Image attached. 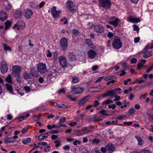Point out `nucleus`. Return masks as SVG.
<instances>
[{"label":"nucleus","instance_id":"1","mask_svg":"<svg viewBox=\"0 0 153 153\" xmlns=\"http://www.w3.org/2000/svg\"><path fill=\"white\" fill-rule=\"evenodd\" d=\"M59 75V72L56 68V69H52L47 76V80L48 82L52 83Z\"/></svg>","mask_w":153,"mask_h":153},{"label":"nucleus","instance_id":"2","mask_svg":"<svg viewBox=\"0 0 153 153\" xmlns=\"http://www.w3.org/2000/svg\"><path fill=\"white\" fill-rule=\"evenodd\" d=\"M113 47L116 49H119L122 46V43L120 39L118 36L115 37L112 43Z\"/></svg>","mask_w":153,"mask_h":153},{"label":"nucleus","instance_id":"3","mask_svg":"<svg viewBox=\"0 0 153 153\" xmlns=\"http://www.w3.org/2000/svg\"><path fill=\"white\" fill-rule=\"evenodd\" d=\"M99 6L106 9H109L111 7V3L110 0H100Z\"/></svg>","mask_w":153,"mask_h":153},{"label":"nucleus","instance_id":"4","mask_svg":"<svg viewBox=\"0 0 153 153\" xmlns=\"http://www.w3.org/2000/svg\"><path fill=\"white\" fill-rule=\"evenodd\" d=\"M67 8L71 12H73L76 10V6L71 1H68L66 3Z\"/></svg>","mask_w":153,"mask_h":153},{"label":"nucleus","instance_id":"5","mask_svg":"<svg viewBox=\"0 0 153 153\" xmlns=\"http://www.w3.org/2000/svg\"><path fill=\"white\" fill-rule=\"evenodd\" d=\"M51 13L54 18H59L61 14V11L60 10L57 11L56 10V7L53 6L51 9Z\"/></svg>","mask_w":153,"mask_h":153},{"label":"nucleus","instance_id":"6","mask_svg":"<svg viewBox=\"0 0 153 153\" xmlns=\"http://www.w3.org/2000/svg\"><path fill=\"white\" fill-rule=\"evenodd\" d=\"M71 88L72 90L71 92L74 94H81L85 90V89L83 88H76L75 86H72Z\"/></svg>","mask_w":153,"mask_h":153},{"label":"nucleus","instance_id":"7","mask_svg":"<svg viewBox=\"0 0 153 153\" xmlns=\"http://www.w3.org/2000/svg\"><path fill=\"white\" fill-rule=\"evenodd\" d=\"M37 70L39 72L42 74H44L47 72L45 65L43 64L42 63H39L37 65Z\"/></svg>","mask_w":153,"mask_h":153},{"label":"nucleus","instance_id":"8","mask_svg":"<svg viewBox=\"0 0 153 153\" xmlns=\"http://www.w3.org/2000/svg\"><path fill=\"white\" fill-rule=\"evenodd\" d=\"M60 44L62 49L66 51L68 48V41L66 38L64 37L60 40Z\"/></svg>","mask_w":153,"mask_h":153},{"label":"nucleus","instance_id":"9","mask_svg":"<svg viewBox=\"0 0 153 153\" xmlns=\"http://www.w3.org/2000/svg\"><path fill=\"white\" fill-rule=\"evenodd\" d=\"M25 27V23L22 20H19L17 24L14 25L13 27V28L15 29L17 27V30H21L24 29Z\"/></svg>","mask_w":153,"mask_h":153},{"label":"nucleus","instance_id":"10","mask_svg":"<svg viewBox=\"0 0 153 153\" xmlns=\"http://www.w3.org/2000/svg\"><path fill=\"white\" fill-rule=\"evenodd\" d=\"M119 19L115 16L110 18L109 20L108 23L113 25L115 27H117L118 24Z\"/></svg>","mask_w":153,"mask_h":153},{"label":"nucleus","instance_id":"11","mask_svg":"<svg viewBox=\"0 0 153 153\" xmlns=\"http://www.w3.org/2000/svg\"><path fill=\"white\" fill-rule=\"evenodd\" d=\"M21 68L20 66L14 65L12 67V73L15 76H18L19 74Z\"/></svg>","mask_w":153,"mask_h":153},{"label":"nucleus","instance_id":"12","mask_svg":"<svg viewBox=\"0 0 153 153\" xmlns=\"http://www.w3.org/2000/svg\"><path fill=\"white\" fill-rule=\"evenodd\" d=\"M1 66L0 67V69L2 73L4 74L6 73L8 70V66L7 65V62L3 61L1 63Z\"/></svg>","mask_w":153,"mask_h":153},{"label":"nucleus","instance_id":"13","mask_svg":"<svg viewBox=\"0 0 153 153\" xmlns=\"http://www.w3.org/2000/svg\"><path fill=\"white\" fill-rule=\"evenodd\" d=\"M60 64L62 68L66 67L67 65V62L66 58L63 56L59 57Z\"/></svg>","mask_w":153,"mask_h":153},{"label":"nucleus","instance_id":"14","mask_svg":"<svg viewBox=\"0 0 153 153\" xmlns=\"http://www.w3.org/2000/svg\"><path fill=\"white\" fill-rule=\"evenodd\" d=\"M87 53L88 58L91 59H94L97 56L96 52L93 50L88 51Z\"/></svg>","mask_w":153,"mask_h":153},{"label":"nucleus","instance_id":"15","mask_svg":"<svg viewBox=\"0 0 153 153\" xmlns=\"http://www.w3.org/2000/svg\"><path fill=\"white\" fill-rule=\"evenodd\" d=\"M25 16L27 19L31 18L33 14V12L29 9H27L24 11Z\"/></svg>","mask_w":153,"mask_h":153},{"label":"nucleus","instance_id":"16","mask_svg":"<svg viewBox=\"0 0 153 153\" xmlns=\"http://www.w3.org/2000/svg\"><path fill=\"white\" fill-rule=\"evenodd\" d=\"M68 57L69 61L71 62H72L76 60L75 54L74 53L68 52Z\"/></svg>","mask_w":153,"mask_h":153},{"label":"nucleus","instance_id":"17","mask_svg":"<svg viewBox=\"0 0 153 153\" xmlns=\"http://www.w3.org/2000/svg\"><path fill=\"white\" fill-rule=\"evenodd\" d=\"M94 30L98 33H101L103 32L104 28L102 25L98 24L95 26Z\"/></svg>","mask_w":153,"mask_h":153},{"label":"nucleus","instance_id":"18","mask_svg":"<svg viewBox=\"0 0 153 153\" xmlns=\"http://www.w3.org/2000/svg\"><path fill=\"white\" fill-rule=\"evenodd\" d=\"M7 18V12L4 10H1L0 12V20L2 22L5 21Z\"/></svg>","mask_w":153,"mask_h":153},{"label":"nucleus","instance_id":"19","mask_svg":"<svg viewBox=\"0 0 153 153\" xmlns=\"http://www.w3.org/2000/svg\"><path fill=\"white\" fill-rule=\"evenodd\" d=\"M107 150L109 153H112L115 149V146L112 144H107L106 146Z\"/></svg>","mask_w":153,"mask_h":153},{"label":"nucleus","instance_id":"20","mask_svg":"<svg viewBox=\"0 0 153 153\" xmlns=\"http://www.w3.org/2000/svg\"><path fill=\"white\" fill-rule=\"evenodd\" d=\"M101 85H99L96 87H93L90 88L89 91L91 92H99L100 91Z\"/></svg>","mask_w":153,"mask_h":153},{"label":"nucleus","instance_id":"21","mask_svg":"<svg viewBox=\"0 0 153 153\" xmlns=\"http://www.w3.org/2000/svg\"><path fill=\"white\" fill-rule=\"evenodd\" d=\"M12 84H6L5 85L6 88L9 92L12 94H13L14 91L12 86Z\"/></svg>","mask_w":153,"mask_h":153},{"label":"nucleus","instance_id":"22","mask_svg":"<svg viewBox=\"0 0 153 153\" xmlns=\"http://www.w3.org/2000/svg\"><path fill=\"white\" fill-rule=\"evenodd\" d=\"M88 100V96L82 98L79 101L78 105L79 106L83 105Z\"/></svg>","mask_w":153,"mask_h":153},{"label":"nucleus","instance_id":"23","mask_svg":"<svg viewBox=\"0 0 153 153\" xmlns=\"http://www.w3.org/2000/svg\"><path fill=\"white\" fill-rule=\"evenodd\" d=\"M14 16L15 19H20L22 16V13L20 10H17L16 11Z\"/></svg>","mask_w":153,"mask_h":153},{"label":"nucleus","instance_id":"24","mask_svg":"<svg viewBox=\"0 0 153 153\" xmlns=\"http://www.w3.org/2000/svg\"><path fill=\"white\" fill-rule=\"evenodd\" d=\"M131 22L137 23L140 22L139 18H134L132 17H129L128 20Z\"/></svg>","mask_w":153,"mask_h":153},{"label":"nucleus","instance_id":"25","mask_svg":"<svg viewBox=\"0 0 153 153\" xmlns=\"http://www.w3.org/2000/svg\"><path fill=\"white\" fill-rule=\"evenodd\" d=\"M142 55L144 58H147L152 56V52L150 51L148 53L147 51L143 52Z\"/></svg>","mask_w":153,"mask_h":153},{"label":"nucleus","instance_id":"26","mask_svg":"<svg viewBox=\"0 0 153 153\" xmlns=\"http://www.w3.org/2000/svg\"><path fill=\"white\" fill-rule=\"evenodd\" d=\"M48 136V133H46L44 134H41L38 137V139L39 140L41 141L47 137Z\"/></svg>","mask_w":153,"mask_h":153},{"label":"nucleus","instance_id":"27","mask_svg":"<svg viewBox=\"0 0 153 153\" xmlns=\"http://www.w3.org/2000/svg\"><path fill=\"white\" fill-rule=\"evenodd\" d=\"M82 130L83 131V132H84L85 134L93 131V130H91L89 127H83L82 128Z\"/></svg>","mask_w":153,"mask_h":153},{"label":"nucleus","instance_id":"28","mask_svg":"<svg viewBox=\"0 0 153 153\" xmlns=\"http://www.w3.org/2000/svg\"><path fill=\"white\" fill-rule=\"evenodd\" d=\"M135 137L136 139H137V140L138 141V145H142L143 143V141L142 138L141 137H138V136H135Z\"/></svg>","mask_w":153,"mask_h":153},{"label":"nucleus","instance_id":"29","mask_svg":"<svg viewBox=\"0 0 153 153\" xmlns=\"http://www.w3.org/2000/svg\"><path fill=\"white\" fill-rule=\"evenodd\" d=\"M6 82L8 83V84H12L11 76L10 74H8L5 79Z\"/></svg>","mask_w":153,"mask_h":153},{"label":"nucleus","instance_id":"30","mask_svg":"<svg viewBox=\"0 0 153 153\" xmlns=\"http://www.w3.org/2000/svg\"><path fill=\"white\" fill-rule=\"evenodd\" d=\"M24 78L26 81H28V79L31 78L30 74L27 73H25L23 74Z\"/></svg>","mask_w":153,"mask_h":153},{"label":"nucleus","instance_id":"31","mask_svg":"<svg viewBox=\"0 0 153 153\" xmlns=\"http://www.w3.org/2000/svg\"><path fill=\"white\" fill-rule=\"evenodd\" d=\"M11 22L10 21H7L5 22V30H7L9 29L10 26Z\"/></svg>","mask_w":153,"mask_h":153},{"label":"nucleus","instance_id":"32","mask_svg":"<svg viewBox=\"0 0 153 153\" xmlns=\"http://www.w3.org/2000/svg\"><path fill=\"white\" fill-rule=\"evenodd\" d=\"M2 46L4 50H5V51H7V50L10 51H11V49L10 47L7 44H3Z\"/></svg>","mask_w":153,"mask_h":153},{"label":"nucleus","instance_id":"33","mask_svg":"<svg viewBox=\"0 0 153 153\" xmlns=\"http://www.w3.org/2000/svg\"><path fill=\"white\" fill-rule=\"evenodd\" d=\"M56 106L58 107L59 108H67V106L63 104H58L55 103Z\"/></svg>","mask_w":153,"mask_h":153},{"label":"nucleus","instance_id":"34","mask_svg":"<svg viewBox=\"0 0 153 153\" xmlns=\"http://www.w3.org/2000/svg\"><path fill=\"white\" fill-rule=\"evenodd\" d=\"M31 141V139L30 138H27L23 140L22 143L24 144H26L29 143Z\"/></svg>","mask_w":153,"mask_h":153},{"label":"nucleus","instance_id":"35","mask_svg":"<svg viewBox=\"0 0 153 153\" xmlns=\"http://www.w3.org/2000/svg\"><path fill=\"white\" fill-rule=\"evenodd\" d=\"M15 140L13 139L12 138H7L4 141L5 143H11L14 142Z\"/></svg>","mask_w":153,"mask_h":153},{"label":"nucleus","instance_id":"36","mask_svg":"<svg viewBox=\"0 0 153 153\" xmlns=\"http://www.w3.org/2000/svg\"><path fill=\"white\" fill-rule=\"evenodd\" d=\"M30 74L33 76H36L38 75L37 71L34 69H31L30 71Z\"/></svg>","mask_w":153,"mask_h":153},{"label":"nucleus","instance_id":"37","mask_svg":"<svg viewBox=\"0 0 153 153\" xmlns=\"http://www.w3.org/2000/svg\"><path fill=\"white\" fill-rule=\"evenodd\" d=\"M79 81V79L76 77H73L72 78V82L76 83L78 82Z\"/></svg>","mask_w":153,"mask_h":153},{"label":"nucleus","instance_id":"38","mask_svg":"<svg viewBox=\"0 0 153 153\" xmlns=\"http://www.w3.org/2000/svg\"><path fill=\"white\" fill-rule=\"evenodd\" d=\"M12 6L10 4H8L5 6V9L7 10H10Z\"/></svg>","mask_w":153,"mask_h":153},{"label":"nucleus","instance_id":"39","mask_svg":"<svg viewBox=\"0 0 153 153\" xmlns=\"http://www.w3.org/2000/svg\"><path fill=\"white\" fill-rule=\"evenodd\" d=\"M85 42L86 44L88 45V46L92 43V40L90 39H87L85 40Z\"/></svg>","mask_w":153,"mask_h":153},{"label":"nucleus","instance_id":"40","mask_svg":"<svg viewBox=\"0 0 153 153\" xmlns=\"http://www.w3.org/2000/svg\"><path fill=\"white\" fill-rule=\"evenodd\" d=\"M113 76H107L105 78L104 80L105 81H108L114 78Z\"/></svg>","mask_w":153,"mask_h":153},{"label":"nucleus","instance_id":"41","mask_svg":"<svg viewBox=\"0 0 153 153\" xmlns=\"http://www.w3.org/2000/svg\"><path fill=\"white\" fill-rule=\"evenodd\" d=\"M113 102V101L112 100H106L103 101V104L104 105L106 104L107 105L109 103H112Z\"/></svg>","mask_w":153,"mask_h":153},{"label":"nucleus","instance_id":"42","mask_svg":"<svg viewBox=\"0 0 153 153\" xmlns=\"http://www.w3.org/2000/svg\"><path fill=\"white\" fill-rule=\"evenodd\" d=\"M127 117V115H122L118 116L117 118L118 120H121L123 118Z\"/></svg>","mask_w":153,"mask_h":153},{"label":"nucleus","instance_id":"43","mask_svg":"<svg viewBox=\"0 0 153 153\" xmlns=\"http://www.w3.org/2000/svg\"><path fill=\"white\" fill-rule=\"evenodd\" d=\"M55 144V146L56 147H58L61 145L60 142L59 140H56L54 141Z\"/></svg>","mask_w":153,"mask_h":153},{"label":"nucleus","instance_id":"44","mask_svg":"<svg viewBox=\"0 0 153 153\" xmlns=\"http://www.w3.org/2000/svg\"><path fill=\"white\" fill-rule=\"evenodd\" d=\"M72 32L73 34L75 35L76 36H77L79 33V31L76 29L73 30Z\"/></svg>","mask_w":153,"mask_h":153},{"label":"nucleus","instance_id":"45","mask_svg":"<svg viewBox=\"0 0 153 153\" xmlns=\"http://www.w3.org/2000/svg\"><path fill=\"white\" fill-rule=\"evenodd\" d=\"M135 113V110L134 108H130L128 111V113L130 114H133Z\"/></svg>","mask_w":153,"mask_h":153},{"label":"nucleus","instance_id":"46","mask_svg":"<svg viewBox=\"0 0 153 153\" xmlns=\"http://www.w3.org/2000/svg\"><path fill=\"white\" fill-rule=\"evenodd\" d=\"M108 95V96H113L114 93L113 90H111L107 92Z\"/></svg>","mask_w":153,"mask_h":153},{"label":"nucleus","instance_id":"47","mask_svg":"<svg viewBox=\"0 0 153 153\" xmlns=\"http://www.w3.org/2000/svg\"><path fill=\"white\" fill-rule=\"evenodd\" d=\"M106 111L105 110H102L99 111V112L102 114L103 115H108V114L105 113Z\"/></svg>","mask_w":153,"mask_h":153},{"label":"nucleus","instance_id":"48","mask_svg":"<svg viewBox=\"0 0 153 153\" xmlns=\"http://www.w3.org/2000/svg\"><path fill=\"white\" fill-rule=\"evenodd\" d=\"M65 121V117H62L59 120V123L61 124Z\"/></svg>","mask_w":153,"mask_h":153},{"label":"nucleus","instance_id":"49","mask_svg":"<svg viewBox=\"0 0 153 153\" xmlns=\"http://www.w3.org/2000/svg\"><path fill=\"white\" fill-rule=\"evenodd\" d=\"M81 141L78 140H74L73 142V144L75 146L77 145L78 144H80L81 143Z\"/></svg>","mask_w":153,"mask_h":153},{"label":"nucleus","instance_id":"50","mask_svg":"<svg viewBox=\"0 0 153 153\" xmlns=\"http://www.w3.org/2000/svg\"><path fill=\"white\" fill-rule=\"evenodd\" d=\"M17 76L16 78V80L19 83H20L21 82V77L19 75H18V76Z\"/></svg>","mask_w":153,"mask_h":153},{"label":"nucleus","instance_id":"51","mask_svg":"<svg viewBox=\"0 0 153 153\" xmlns=\"http://www.w3.org/2000/svg\"><path fill=\"white\" fill-rule=\"evenodd\" d=\"M44 150L45 152H48L51 150V147L50 146H48L44 148Z\"/></svg>","mask_w":153,"mask_h":153},{"label":"nucleus","instance_id":"52","mask_svg":"<svg viewBox=\"0 0 153 153\" xmlns=\"http://www.w3.org/2000/svg\"><path fill=\"white\" fill-rule=\"evenodd\" d=\"M100 142V140L97 139H93L92 140L93 144H98Z\"/></svg>","mask_w":153,"mask_h":153},{"label":"nucleus","instance_id":"53","mask_svg":"<svg viewBox=\"0 0 153 153\" xmlns=\"http://www.w3.org/2000/svg\"><path fill=\"white\" fill-rule=\"evenodd\" d=\"M38 81L39 83H42L44 82V79L43 77H40L38 79Z\"/></svg>","mask_w":153,"mask_h":153},{"label":"nucleus","instance_id":"54","mask_svg":"<svg viewBox=\"0 0 153 153\" xmlns=\"http://www.w3.org/2000/svg\"><path fill=\"white\" fill-rule=\"evenodd\" d=\"M24 89L27 93L30 92V88L29 87L27 86H25L24 87Z\"/></svg>","mask_w":153,"mask_h":153},{"label":"nucleus","instance_id":"55","mask_svg":"<svg viewBox=\"0 0 153 153\" xmlns=\"http://www.w3.org/2000/svg\"><path fill=\"white\" fill-rule=\"evenodd\" d=\"M99 105V103L98 100H95L93 106L94 107H97Z\"/></svg>","mask_w":153,"mask_h":153},{"label":"nucleus","instance_id":"56","mask_svg":"<svg viewBox=\"0 0 153 153\" xmlns=\"http://www.w3.org/2000/svg\"><path fill=\"white\" fill-rule=\"evenodd\" d=\"M91 153H101L100 150L94 149L92 150Z\"/></svg>","mask_w":153,"mask_h":153},{"label":"nucleus","instance_id":"57","mask_svg":"<svg viewBox=\"0 0 153 153\" xmlns=\"http://www.w3.org/2000/svg\"><path fill=\"white\" fill-rule=\"evenodd\" d=\"M116 105L115 104H113L112 105H108V108H112V109H114L116 107Z\"/></svg>","mask_w":153,"mask_h":153},{"label":"nucleus","instance_id":"58","mask_svg":"<svg viewBox=\"0 0 153 153\" xmlns=\"http://www.w3.org/2000/svg\"><path fill=\"white\" fill-rule=\"evenodd\" d=\"M70 146L69 145H66L63 147V149L64 150H68L70 149Z\"/></svg>","mask_w":153,"mask_h":153},{"label":"nucleus","instance_id":"59","mask_svg":"<svg viewBox=\"0 0 153 153\" xmlns=\"http://www.w3.org/2000/svg\"><path fill=\"white\" fill-rule=\"evenodd\" d=\"M133 27H134V30H136L137 31H139V28L138 27L137 25H133Z\"/></svg>","mask_w":153,"mask_h":153},{"label":"nucleus","instance_id":"60","mask_svg":"<svg viewBox=\"0 0 153 153\" xmlns=\"http://www.w3.org/2000/svg\"><path fill=\"white\" fill-rule=\"evenodd\" d=\"M83 131L82 130V131H78L77 133H76V136H77L82 135H84V132H83Z\"/></svg>","mask_w":153,"mask_h":153},{"label":"nucleus","instance_id":"61","mask_svg":"<svg viewBox=\"0 0 153 153\" xmlns=\"http://www.w3.org/2000/svg\"><path fill=\"white\" fill-rule=\"evenodd\" d=\"M40 116H36L33 118V120L36 121L39 120L40 119Z\"/></svg>","mask_w":153,"mask_h":153},{"label":"nucleus","instance_id":"62","mask_svg":"<svg viewBox=\"0 0 153 153\" xmlns=\"http://www.w3.org/2000/svg\"><path fill=\"white\" fill-rule=\"evenodd\" d=\"M64 20H65V21L64 22V24H66L68 23V21H67V19L65 17H64L63 18L61 19H60V21L61 22H63Z\"/></svg>","mask_w":153,"mask_h":153},{"label":"nucleus","instance_id":"63","mask_svg":"<svg viewBox=\"0 0 153 153\" xmlns=\"http://www.w3.org/2000/svg\"><path fill=\"white\" fill-rule=\"evenodd\" d=\"M28 131V128H23V129H22V130L21 131L22 133H24L27 132Z\"/></svg>","mask_w":153,"mask_h":153},{"label":"nucleus","instance_id":"64","mask_svg":"<svg viewBox=\"0 0 153 153\" xmlns=\"http://www.w3.org/2000/svg\"><path fill=\"white\" fill-rule=\"evenodd\" d=\"M153 69V65H151L149 68L147 70L146 73H148Z\"/></svg>","mask_w":153,"mask_h":153}]
</instances>
